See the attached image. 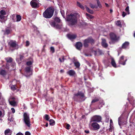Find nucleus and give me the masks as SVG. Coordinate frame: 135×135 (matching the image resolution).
<instances>
[{
  "label": "nucleus",
  "instance_id": "052dcab7",
  "mask_svg": "<svg viewBox=\"0 0 135 135\" xmlns=\"http://www.w3.org/2000/svg\"><path fill=\"white\" fill-rule=\"evenodd\" d=\"M2 115V112L0 110V117H1Z\"/></svg>",
  "mask_w": 135,
  "mask_h": 135
},
{
  "label": "nucleus",
  "instance_id": "7ed1b4c3",
  "mask_svg": "<svg viewBox=\"0 0 135 135\" xmlns=\"http://www.w3.org/2000/svg\"><path fill=\"white\" fill-rule=\"evenodd\" d=\"M23 119L24 121L28 127H29L30 125L29 115L26 113H25L23 114Z\"/></svg>",
  "mask_w": 135,
  "mask_h": 135
},
{
  "label": "nucleus",
  "instance_id": "4be33fe9",
  "mask_svg": "<svg viewBox=\"0 0 135 135\" xmlns=\"http://www.w3.org/2000/svg\"><path fill=\"white\" fill-rule=\"evenodd\" d=\"M16 21L15 20L14 21L15 22H19L20 21L21 19V17L20 16L17 15L16 16Z\"/></svg>",
  "mask_w": 135,
  "mask_h": 135
},
{
  "label": "nucleus",
  "instance_id": "4c0bfd02",
  "mask_svg": "<svg viewBox=\"0 0 135 135\" xmlns=\"http://www.w3.org/2000/svg\"><path fill=\"white\" fill-rule=\"evenodd\" d=\"M32 61H30L27 62V65L30 66L32 64Z\"/></svg>",
  "mask_w": 135,
  "mask_h": 135
},
{
  "label": "nucleus",
  "instance_id": "9b49d317",
  "mask_svg": "<svg viewBox=\"0 0 135 135\" xmlns=\"http://www.w3.org/2000/svg\"><path fill=\"white\" fill-rule=\"evenodd\" d=\"M30 4L33 8H37L39 7V5L37 2L35 0H32L30 2Z\"/></svg>",
  "mask_w": 135,
  "mask_h": 135
},
{
  "label": "nucleus",
  "instance_id": "79ce46f5",
  "mask_svg": "<svg viewBox=\"0 0 135 135\" xmlns=\"http://www.w3.org/2000/svg\"><path fill=\"white\" fill-rule=\"evenodd\" d=\"M98 100L97 98H95L94 100H93L91 102L92 103H94L97 101H98Z\"/></svg>",
  "mask_w": 135,
  "mask_h": 135
},
{
  "label": "nucleus",
  "instance_id": "412c9836",
  "mask_svg": "<svg viewBox=\"0 0 135 135\" xmlns=\"http://www.w3.org/2000/svg\"><path fill=\"white\" fill-rule=\"evenodd\" d=\"M5 16L4 15H0V21L3 22L5 21Z\"/></svg>",
  "mask_w": 135,
  "mask_h": 135
},
{
  "label": "nucleus",
  "instance_id": "a18cd8bd",
  "mask_svg": "<svg viewBox=\"0 0 135 135\" xmlns=\"http://www.w3.org/2000/svg\"><path fill=\"white\" fill-rule=\"evenodd\" d=\"M118 124L119 126H120V125L121 124V121H120V118L119 117L118 118Z\"/></svg>",
  "mask_w": 135,
  "mask_h": 135
},
{
  "label": "nucleus",
  "instance_id": "13d9d810",
  "mask_svg": "<svg viewBox=\"0 0 135 135\" xmlns=\"http://www.w3.org/2000/svg\"><path fill=\"white\" fill-rule=\"evenodd\" d=\"M85 132L86 133H89V131H87V130L85 131Z\"/></svg>",
  "mask_w": 135,
  "mask_h": 135
},
{
  "label": "nucleus",
  "instance_id": "6e6d98bb",
  "mask_svg": "<svg viewBox=\"0 0 135 135\" xmlns=\"http://www.w3.org/2000/svg\"><path fill=\"white\" fill-rule=\"evenodd\" d=\"M16 135H23V134L21 133H17Z\"/></svg>",
  "mask_w": 135,
  "mask_h": 135
},
{
  "label": "nucleus",
  "instance_id": "c03bdc74",
  "mask_svg": "<svg viewBox=\"0 0 135 135\" xmlns=\"http://www.w3.org/2000/svg\"><path fill=\"white\" fill-rule=\"evenodd\" d=\"M50 50L51 51L52 53H53L54 52V49L53 47H51L50 48Z\"/></svg>",
  "mask_w": 135,
  "mask_h": 135
},
{
  "label": "nucleus",
  "instance_id": "1a4fd4ad",
  "mask_svg": "<svg viewBox=\"0 0 135 135\" xmlns=\"http://www.w3.org/2000/svg\"><path fill=\"white\" fill-rule=\"evenodd\" d=\"M32 74V70L30 67H27L25 69V75L27 77L30 76Z\"/></svg>",
  "mask_w": 135,
  "mask_h": 135
},
{
  "label": "nucleus",
  "instance_id": "4d7b16f0",
  "mask_svg": "<svg viewBox=\"0 0 135 135\" xmlns=\"http://www.w3.org/2000/svg\"><path fill=\"white\" fill-rule=\"evenodd\" d=\"M81 24L80 25V26H83V24H84V22L82 21L81 22Z\"/></svg>",
  "mask_w": 135,
  "mask_h": 135
},
{
  "label": "nucleus",
  "instance_id": "0eeeda50",
  "mask_svg": "<svg viewBox=\"0 0 135 135\" xmlns=\"http://www.w3.org/2000/svg\"><path fill=\"white\" fill-rule=\"evenodd\" d=\"M90 126L93 129L95 130H98L100 128L99 125L98 123L95 122H91L90 124Z\"/></svg>",
  "mask_w": 135,
  "mask_h": 135
},
{
  "label": "nucleus",
  "instance_id": "a878e982",
  "mask_svg": "<svg viewBox=\"0 0 135 135\" xmlns=\"http://www.w3.org/2000/svg\"><path fill=\"white\" fill-rule=\"evenodd\" d=\"M50 122L49 124L51 126H53L54 124L55 121L52 119H50L49 120Z\"/></svg>",
  "mask_w": 135,
  "mask_h": 135
},
{
  "label": "nucleus",
  "instance_id": "6ab92c4d",
  "mask_svg": "<svg viewBox=\"0 0 135 135\" xmlns=\"http://www.w3.org/2000/svg\"><path fill=\"white\" fill-rule=\"evenodd\" d=\"M4 133L5 135H11V131L9 129H8L5 130Z\"/></svg>",
  "mask_w": 135,
  "mask_h": 135
},
{
  "label": "nucleus",
  "instance_id": "49530a36",
  "mask_svg": "<svg viewBox=\"0 0 135 135\" xmlns=\"http://www.w3.org/2000/svg\"><path fill=\"white\" fill-rule=\"evenodd\" d=\"M59 60L61 62H63L64 61V57H63L62 58V60H61V59L60 58H59Z\"/></svg>",
  "mask_w": 135,
  "mask_h": 135
},
{
  "label": "nucleus",
  "instance_id": "58836bf2",
  "mask_svg": "<svg viewBox=\"0 0 135 135\" xmlns=\"http://www.w3.org/2000/svg\"><path fill=\"white\" fill-rule=\"evenodd\" d=\"M62 15V16H63V17L64 18L65 17V14H64V11L62 10H61L60 11Z\"/></svg>",
  "mask_w": 135,
  "mask_h": 135
},
{
  "label": "nucleus",
  "instance_id": "cd10ccee",
  "mask_svg": "<svg viewBox=\"0 0 135 135\" xmlns=\"http://www.w3.org/2000/svg\"><path fill=\"white\" fill-rule=\"evenodd\" d=\"M6 72L4 70H0V74L2 75H4L6 74Z\"/></svg>",
  "mask_w": 135,
  "mask_h": 135
},
{
  "label": "nucleus",
  "instance_id": "e433bc0d",
  "mask_svg": "<svg viewBox=\"0 0 135 135\" xmlns=\"http://www.w3.org/2000/svg\"><path fill=\"white\" fill-rule=\"evenodd\" d=\"M129 8V6H128L125 9L126 11L128 13V14H130Z\"/></svg>",
  "mask_w": 135,
  "mask_h": 135
},
{
  "label": "nucleus",
  "instance_id": "39448f33",
  "mask_svg": "<svg viewBox=\"0 0 135 135\" xmlns=\"http://www.w3.org/2000/svg\"><path fill=\"white\" fill-rule=\"evenodd\" d=\"M9 44L10 46V49H11L12 48L14 49H17L19 47L15 41H10L9 42Z\"/></svg>",
  "mask_w": 135,
  "mask_h": 135
},
{
  "label": "nucleus",
  "instance_id": "603ef678",
  "mask_svg": "<svg viewBox=\"0 0 135 135\" xmlns=\"http://www.w3.org/2000/svg\"><path fill=\"white\" fill-rule=\"evenodd\" d=\"M8 120L10 122H11L13 120V118H12L11 117L10 118L9 117L8 118Z\"/></svg>",
  "mask_w": 135,
  "mask_h": 135
},
{
  "label": "nucleus",
  "instance_id": "c85d7f7f",
  "mask_svg": "<svg viewBox=\"0 0 135 135\" xmlns=\"http://www.w3.org/2000/svg\"><path fill=\"white\" fill-rule=\"evenodd\" d=\"M115 23L118 26L120 27H121V23L120 21H117Z\"/></svg>",
  "mask_w": 135,
  "mask_h": 135
},
{
  "label": "nucleus",
  "instance_id": "bf43d9fd",
  "mask_svg": "<svg viewBox=\"0 0 135 135\" xmlns=\"http://www.w3.org/2000/svg\"><path fill=\"white\" fill-rule=\"evenodd\" d=\"M8 64H7L6 65V68H7V69H9V68L8 67Z\"/></svg>",
  "mask_w": 135,
  "mask_h": 135
},
{
  "label": "nucleus",
  "instance_id": "72a5a7b5",
  "mask_svg": "<svg viewBox=\"0 0 135 135\" xmlns=\"http://www.w3.org/2000/svg\"><path fill=\"white\" fill-rule=\"evenodd\" d=\"M44 117L45 119L47 120H49L50 119V117H49V116L47 114L45 115Z\"/></svg>",
  "mask_w": 135,
  "mask_h": 135
},
{
  "label": "nucleus",
  "instance_id": "e2e57ef3",
  "mask_svg": "<svg viewBox=\"0 0 135 135\" xmlns=\"http://www.w3.org/2000/svg\"><path fill=\"white\" fill-rule=\"evenodd\" d=\"M60 72L61 73H63L64 72V70H60Z\"/></svg>",
  "mask_w": 135,
  "mask_h": 135
},
{
  "label": "nucleus",
  "instance_id": "c9c22d12",
  "mask_svg": "<svg viewBox=\"0 0 135 135\" xmlns=\"http://www.w3.org/2000/svg\"><path fill=\"white\" fill-rule=\"evenodd\" d=\"M0 14L1 15H6V12L4 11L3 10H2L0 11Z\"/></svg>",
  "mask_w": 135,
  "mask_h": 135
},
{
  "label": "nucleus",
  "instance_id": "423d86ee",
  "mask_svg": "<svg viewBox=\"0 0 135 135\" xmlns=\"http://www.w3.org/2000/svg\"><path fill=\"white\" fill-rule=\"evenodd\" d=\"M9 102L10 104L14 107L17 105V103L13 97H11L9 99Z\"/></svg>",
  "mask_w": 135,
  "mask_h": 135
},
{
  "label": "nucleus",
  "instance_id": "b1692460",
  "mask_svg": "<svg viewBox=\"0 0 135 135\" xmlns=\"http://www.w3.org/2000/svg\"><path fill=\"white\" fill-rule=\"evenodd\" d=\"M85 8L86 9V11L88 12L91 14H93V11L92 10L90 9L87 6L85 7Z\"/></svg>",
  "mask_w": 135,
  "mask_h": 135
},
{
  "label": "nucleus",
  "instance_id": "0e129e2a",
  "mask_svg": "<svg viewBox=\"0 0 135 135\" xmlns=\"http://www.w3.org/2000/svg\"><path fill=\"white\" fill-rule=\"evenodd\" d=\"M48 126V124L47 123H46L45 126L46 127H47Z\"/></svg>",
  "mask_w": 135,
  "mask_h": 135
},
{
  "label": "nucleus",
  "instance_id": "473e14b6",
  "mask_svg": "<svg viewBox=\"0 0 135 135\" xmlns=\"http://www.w3.org/2000/svg\"><path fill=\"white\" fill-rule=\"evenodd\" d=\"M90 7L92 8H97L98 6H96L95 5L93 4H90Z\"/></svg>",
  "mask_w": 135,
  "mask_h": 135
},
{
  "label": "nucleus",
  "instance_id": "f8f14e48",
  "mask_svg": "<svg viewBox=\"0 0 135 135\" xmlns=\"http://www.w3.org/2000/svg\"><path fill=\"white\" fill-rule=\"evenodd\" d=\"M124 56H121L120 58L119 62L120 64L123 65H124L126 64V62L127 61V59H124Z\"/></svg>",
  "mask_w": 135,
  "mask_h": 135
},
{
  "label": "nucleus",
  "instance_id": "de8ad7c7",
  "mask_svg": "<svg viewBox=\"0 0 135 135\" xmlns=\"http://www.w3.org/2000/svg\"><path fill=\"white\" fill-rule=\"evenodd\" d=\"M100 104H102V105H104V103L103 102V100H101L100 101Z\"/></svg>",
  "mask_w": 135,
  "mask_h": 135
},
{
  "label": "nucleus",
  "instance_id": "3c124183",
  "mask_svg": "<svg viewBox=\"0 0 135 135\" xmlns=\"http://www.w3.org/2000/svg\"><path fill=\"white\" fill-rule=\"evenodd\" d=\"M25 135H31V133L28 132H26L25 133Z\"/></svg>",
  "mask_w": 135,
  "mask_h": 135
},
{
  "label": "nucleus",
  "instance_id": "f257e3e1",
  "mask_svg": "<svg viewBox=\"0 0 135 135\" xmlns=\"http://www.w3.org/2000/svg\"><path fill=\"white\" fill-rule=\"evenodd\" d=\"M80 16L77 13H71L67 16V20L69 25H73L75 24L77 22L78 19Z\"/></svg>",
  "mask_w": 135,
  "mask_h": 135
},
{
  "label": "nucleus",
  "instance_id": "6e6552de",
  "mask_svg": "<svg viewBox=\"0 0 135 135\" xmlns=\"http://www.w3.org/2000/svg\"><path fill=\"white\" fill-rule=\"evenodd\" d=\"M94 41V40L91 38H89L84 40V45L85 47H87L89 43L92 44Z\"/></svg>",
  "mask_w": 135,
  "mask_h": 135
},
{
  "label": "nucleus",
  "instance_id": "20e7f679",
  "mask_svg": "<svg viewBox=\"0 0 135 135\" xmlns=\"http://www.w3.org/2000/svg\"><path fill=\"white\" fill-rule=\"evenodd\" d=\"M60 20L59 18L58 17H56L54 21L51 22H50V24L52 27H57L58 25L57 23L60 22Z\"/></svg>",
  "mask_w": 135,
  "mask_h": 135
},
{
  "label": "nucleus",
  "instance_id": "4468645a",
  "mask_svg": "<svg viewBox=\"0 0 135 135\" xmlns=\"http://www.w3.org/2000/svg\"><path fill=\"white\" fill-rule=\"evenodd\" d=\"M111 39L112 40H115L117 38L116 35L113 33H111L110 35Z\"/></svg>",
  "mask_w": 135,
  "mask_h": 135
},
{
  "label": "nucleus",
  "instance_id": "f704fd0d",
  "mask_svg": "<svg viewBox=\"0 0 135 135\" xmlns=\"http://www.w3.org/2000/svg\"><path fill=\"white\" fill-rule=\"evenodd\" d=\"M96 0L97 1V5H98V7L99 8H101L102 7V6H101V4H100V2L98 0Z\"/></svg>",
  "mask_w": 135,
  "mask_h": 135
},
{
  "label": "nucleus",
  "instance_id": "7c9ffc66",
  "mask_svg": "<svg viewBox=\"0 0 135 135\" xmlns=\"http://www.w3.org/2000/svg\"><path fill=\"white\" fill-rule=\"evenodd\" d=\"M11 88L12 90H15L16 89V86L15 85H10Z\"/></svg>",
  "mask_w": 135,
  "mask_h": 135
},
{
  "label": "nucleus",
  "instance_id": "69168bd1",
  "mask_svg": "<svg viewBox=\"0 0 135 135\" xmlns=\"http://www.w3.org/2000/svg\"><path fill=\"white\" fill-rule=\"evenodd\" d=\"M110 13H111L112 12H113V10L112 9H110Z\"/></svg>",
  "mask_w": 135,
  "mask_h": 135
},
{
  "label": "nucleus",
  "instance_id": "09e8293b",
  "mask_svg": "<svg viewBox=\"0 0 135 135\" xmlns=\"http://www.w3.org/2000/svg\"><path fill=\"white\" fill-rule=\"evenodd\" d=\"M11 109L12 110V112L13 113H14L15 112V110L13 108H12Z\"/></svg>",
  "mask_w": 135,
  "mask_h": 135
},
{
  "label": "nucleus",
  "instance_id": "338daca9",
  "mask_svg": "<svg viewBox=\"0 0 135 135\" xmlns=\"http://www.w3.org/2000/svg\"><path fill=\"white\" fill-rule=\"evenodd\" d=\"M105 5L106 6V7H108V4H107V3H105Z\"/></svg>",
  "mask_w": 135,
  "mask_h": 135
},
{
  "label": "nucleus",
  "instance_id": "2f4dec72",
  "mask_svg": "<svg viewBox=\"0 0 135 135\" xmlns=\"http://www.w3.org/2000/svg\"><path fill=\"white\" fill-rule=\"evenodd\" d=\"M6 59L7 61L8 62H11L12 60V59L10 57L6 58Z\"/></svg>",
  "mask_w": 135,
  "mask_h": 135
},
{
  "label": "nucleus",
  "instance_id": "a211bd4d",
  "mask_svg": "<svg viewBox=\"0 0 135 135\" xmlns=\"http://www.w3.org/2000/svg\"><path fill=\"white\" fill-rule=\"evenodd\" d=\"M67 73L71 76H74L75 74V71L73 70H70L68 71Z\"/></svg>",
  "mask_w": 135,
  "mask_h": 135
},
{
  "label": "nucleus",
  "instance_id": "864d4df0",
  "mask_svg": "<svg viewBox=\"0 0 135 135\" xmlns=\"http://www.w3.org/2000/svg\"><path fill=\"white\" fill-rule=\"evenodd\" d=\"M26 46H28L29 45V42L28 41H27L26 42Z\"/></svg>",
  "mask_w": 135,
  "mask_h": 135
},
{
  "label": "nucleus",
  "instance_id": "c756f323",
  "mask_svg": "<svg viewBox=\"0 0 135 135\" xmlns=\"http://www.w3.org/2000/svg\"><path fill=\"white\" fill-rule=\"evenodd\" d=\"M74 64L75 66L77 68H78L80 66V64L78 62H74Z\"/></svg>",
  "mask_w": 135,
  "mask_h": 135
},
{
  "label": "nucleus",
  "instance_id": "774afa93",
  "mask_svg": "<svg viewBox=\"0 0 135 135\" xmlns=\"http://www.w3.org/2000/svg\"><path fill=\"white\" fill-rule=\"evenodd\" d=\"M15 64H14L13 65L12 67H13V68H14V67H15Z\"/></svg>",
  "mask_w": 135,
  "mask_h": 135
},
{
  "label": "nucleus",
  "instance_id": "ea45409f",
  "mask_svg": "<svg viewBox=\"0 0 135 135\" xmlns=\"http://www.w3.org/2000/svg\"><path fill=\"white\" fill-rule=\"evenodd\" d=\"M110 128L109 129V131H112L113 128V125H112V124H111L110 125Z\"/></svg>",
  "mask_w": 135,
  "mask_h": 135
},
{
  "label": "nucleus",
  "instance_id": "5fc2aeb1",
  "mask_svg": "<svg viewBox=\"0 0 135 135\" xmlns=\"http://www.w3.org/2000/svg\"><path fill=\"white\" fill-rule=\"evenodd\" d=\"M110 125L111 124H112V125H113V122H112V119L110 120Z\"/></svg>",
  "mask_w": 135,
  "mask_h": 135
},
{
  "label": "nucleus",
  "instance_id": "bb28decb",
  "mask_svg": "<svg viewBox=\"0 0 135 135\" xmlns=\"http://www.w3.org/2000/svg\"><path fill=\"white\" fill-rule=\"evenodd\" d=\"M87 17V18H90V19H92L93 18H94V16L88 14L87 13H86V14Z\"/></svg>",
  "mask_w": 135,
  "mask_h": 135
},
{
  "label": "nucleus",
  "instance_id": "37998d69",
  "mask_svg": "<svg viewBox=\"0 0 135 135\" xmlns=\"http://www.w3.org/2000/svg\"><path fill=\"white\" fill-rule=\"evenodd\" d=\"M70 126L69 124H67L66 125V128L67 129H69V127H70Z\"/></svg>",
  "mask_w": 135,
  "mask_h": 135
},
{
  "label": "nucleus",
  "instance_id": "9d476101",
  "mask_svg": "<svg viewBox=\"0 0 135 135\" xmlns=\"http://www.w3.org/2000/svg\"><path fill=\"white\" fill-rule=\"evenodd\" d=\"M102 119L101 117L99 115H96L93 116L91 118V122L92 121L99 122L101 121Z\"/></svg>",
  "mask_w": 135,
  "mask_h": 135
},
{
  "label": "nucleus",
  "instance_id": "8fccbe9b",
  "mask_svg": "<svg viewBox=\"0 0 135 135\" xmlns=\"http://www.w3.org/2000/svg\"><path fill=\"white\" fill-rule=\"evenodd\" d=\"M126 15V13L124 12H122V16L123 17H124Z\"/></svg>",
  "mask_w": 135,
  "mask_h": 135
},
{
  "label": "nucleus",
  "instance_id": "dca6fc26",
  "mask_svg": "<svg viewBox=\"0 0 135 135\" xmlns=\"http://www.w3.org/2000/svg\"><path fill=\"white\" fill-rule=\"evenodd\" d=\"M82 45L80 42H78L76 45V48L78 50H80L82 47Z\"/></svg>",
  "mask_w": 135,
  "mask_h": 135
},
{
  "label": "nucleus",
  "instance_id": "2eb2a0df",
  "mask_svg": "<svg viewBox=\"0 0 135 135\" xmlns=\"http://www.w3.org/2000/svg\"><path fill=\"white\" fill-rule=\"evenodd\" d=\"M129 43L128 42H126L124 43L122 45V48L123 49H125L127 48L129 45Z\"/></svg>",
  "mask_w": 135,
  "mask_h": 135
},
{
  "label": "nucleus",
  "instance_id": "aec40b11",
  "mask_svg": "<svg viewBox=\"0 0 135 135\" xmlns=\"http://www.w3.org/2000/svg\"><path fill=\"white\" fill-rule=\"evenodd\" d=\"M80 96L82 97H84V95L83 93L78 92L75 95V97H78Z\"/></svg>",
  "mask_w": 135,
  "mask_h": 135
},
{
  "label": "nucleus",
  "instance_id": "f03ea898",
  "mask_svg": "<svg viewBox=\"0 0 135 135\" xmlns=\"http://www.w3.org/2000/svg\"><path fill=\"white\" fill-rule=\"evenodd\" d=\"M54 9L52 7L47 8L43 13V16L46 18H50L53 16Z\"/></svg>",
  "mask_w": 135,
  "mask_h": 135
},
{
  "label": "nucleus",
  "instance_id": "ddd939ff",
  "mask_svg": "<svg viewBox=\"0 0 135 135\" xmlns=\"http://www.w3.org/2000/svg\"><path fill=\"white\" fill-rule=\"evenodd\" d=\"M102 45L104 47H107L108 46L106 42V40L104 38L102 39Z\"/></svg>",
  "mask_w": 135,
  "mask_h": 135
},
{
  "label": "nucleus",
  "instance_id": "5701e85b",
  "mask_svg": "<svg viewBox=\"0 0 135 135\" xmlns=\"http://www.w3.org/2000/svg\"><path fill=\"white\" fill-rule=\"evenodd\" d=\"M111 63L112 66L115 68L117 67L116 63L114 59L113 58L111 59Z\"/></svg>",
  "mask_w": 135,
  "mask_h": 135
},
{
  "label": "nucleus",
  "instance_id": "393cba45",
  "mask_svg": "<svg viewBox=\"0 0 135 135\" xmlns=\"http://www.w3.org/2000/svg\"><path fill=\"white\" fill-rule=\"evenodd\" d=\"M77 5L79 7H80V8H81L82 9L84 10V7L79 2H77Z\"/></svg>",
  "mask_w": 135,
  "mask_h": 135
},
{
  "label": "nucleus",
  "instance_id": "a19ab883",
  "mask_svg": "<svg viewBox=\"0 0 135 135\" xmlns=\"http://www.w3.org/2000/svg\"><path fill=\"white\" fill-rule=\"evenodd\" d=\"M10 32V31L9 30H6L5 34H9Z\"/></svg>",
  "mask_w": 135,
  "mask_h": 135
},
{
  "label": "nucleus",
  "instance_id": "680f3d73",
  "mask_svg": "<svg viewBox=\"0 0 135 135\" xmlns=\"http://www.w3.org/2000/svg\"><path fill=\"white\" fill-rule=\"evenodd\" d=\"M23 58V56L21 55L20 56V60H21V59Z\"/></svg>",
  "mask_w": 135,
  "mask_h": 135
},
{
  "label": "nucleus",
  "instance_id": "f3484780",
  "mask_svg": "<svg viewBox=\"0 0 135 135\" xmlns=\"http://www.w3.org/2000/svg\"><path fill=\"white\" fill-rule=\"evenodd\" d=\"M67 37L71 40L75 38L76 37V35L75 34H68L67 35Z\"/></svg>",
  "mask_w": 135,
  "mask_h": 135
}]
</instances>
